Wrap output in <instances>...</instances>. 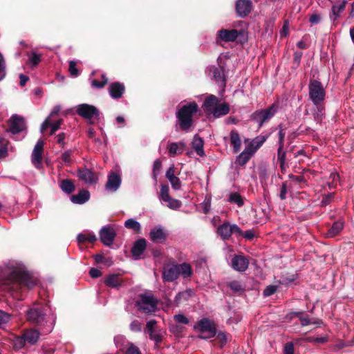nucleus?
<instances>
[{
	"mask_svg": "<svg viewBox=\"0 0 354 354\" xmlns=\"http://www.w3.org/2000/svg\"><path fill=\"white\" fill-rule=\"evenodd\" d=\"M60 109H61V108L59 106H56L53 108V109L50 112L49 116L44 121V122L42 123V124L41 126V133H44V131L49 126L50 118L58 115V113L60 111Z\"/></svg>",
	"mask_w": 354,
	"mask_h": 354,
	"instance_id": "34",
	"label": "nucleus"
},
{
	"mask_svg": "<svg viewBox=\"0 0 354 354\" xmlns=\"http://www.w3.org/2000/svg\"><path fill=\"white\" fill-rule=\"evenodd\" d=\"M49 307L47 306H37L30 309L27 313V319L32 324L46 326V332L51 331L54 325V317L53 315H48Z\"/></svg>",
	"mask_w": 354,
	"mask_h": 354,
	"instance_id": "2",
	"label": "nucleus"
},
{
	"mask_svg": "<svg viewBox=\"0 0 354 354\" xmlns=\"http://www.w3.org/2000/svg\"><path fill=\"white\" fill-rule=\"evenodd\" d=\"M198 111L195 102L183 105L176 113L177 122L181 130L187 131L193 124V117Z\"/></svg>",
	"mask_w": 354,
	"mask_h": 354,
	"instance_id": "3",
	"label": "nucleus"
},
{
	"mask_svg": "<svg viewBox=\"0 0 354 354\" xmlns=\"http://www.w3.org/2000/svg\"><path fill=\"white\" fill-rule=\"evenodd\" d=\"M26 127L24 119L19 115H13L10 119V129L12 133L22 131Z\"/></svg>",
	"mask_w": 354,
	"mask_h": 354,
	"instance_id": "17",
	"label": "nucleus"
},
{
	"mask_svg": "<svg viewBox=\"0 0 354 354\" xmlns=\"http://www.w3.org/2000/svg\"><path fill=\"white\" fill-rule=\"evenodd\" d=\"M72 151L68 150L62 154L61 159L63 162L70 164L71 162Z\"/></svg>",
	"mask_w": 354,
	"mask_h": 354,
	"instance_id": "56",
	"label": "nucleus"
},
{
	"mask_svg": "<svg viewBox=\"0 0 354 354\" xmlns=\"http://www.w3.org/2000/svg\"><path fill=\"white\" fill-rule=\"evenodd\" d=\"M138 309L143 313H151L157 309V299L151 293L141 294L136 301Z\"/></svg>",
	"mask_w": 354,
	"mask_h": 354,
	"instance_id": "5",
	"label": "nucleus"
},
{
	"mask_svg": "<svg viewBox=\"0 0 354 354\" xmlns=\"http://www.w3.org/2000/svg\"><path fill=\"white\" fill-rule=\"evenodd\" d=\"M309 97L313 104L321 106L326 95V91L322 83L317 80H311L308 85Z\"/></svg>",
	"mask_w": 354,
	"mask_h": 354,
	"instance_id": "6",
	"label": "nucleus"
},
{
	"mask_svg": "<svg viewBox=\"0 0 354 354\" xmlns=\"http://www.w3.org/2000/svg\"><path fill=\"white\" fill-rule=\"evenodd\" d=\"M179 277L178 264L165 268L163 271L162 278L165 281L171 282Z\"/></svg>",
	"mask_w": 354,
	"mask_h": 354,
	"instance_id": "20",
	"label": "nucleus"
},
{
	"mask_svg": "<svg viewBox=\"0 0 354 354\" xmlns=\"http://www.w3.org/2000/svg\"><path fill=\"white\" fill-rule=\"evenodd\" d=\"M124 354H141L138 346L131 342H127L124 346Z\"/></svg>",
	"mask_w": 354,
	"mask_h": 354,
	"instance_id": "38",
	"label": "nucleus"
},
{
	"mask_svg": "<svg viewBox=\"0 0 354 354\" xmlns=\"http://www.w3.org/2000/svg\"><path fill=\"white\" fill-rule=\"evenodd\" d=\"M102 81L100 82L97 80H93L91 81V85L93 87L97 88H103L108 82V79L104 75H102Z\"/></svg>",
	"mask_w": 354,
	"mask_h": 354,
	"instance_id": "47",
	"label": "nucleus"
},
{
	"mask_svg": "<svg viewBox=\"0 0 354 354\" xmlns=\"http://www.w3.org/2000/svg\"><path fill=\"white\" fill-rule=\"evenodd\" d=\"M166 177L170 182L173 189L178 190L181 187L180 179L175 176V167L171 165L166 172Z\"/></svg>",
	"mask_w": 354,
	"mask_h": 354,
	"instance_id": "23",
	"label": "nucleus"
},
{
	"mask_svg": "<svg viewBox=\"0 0 354 354\" xmlns=\"http://www.w3.org/2000/svg\"><path fill=\"white\" fill-rule=\"evenodd\" d=\"M169 187L166 185H162L160 186V190L158 194L159 198L162 201H168L171 197L169 193Z\"/></svg>",
	"mask_w": 354,
	"mask_h": 354,
	"instance_id": "39",
	"label": "nucleus"
},
{
	"mask_svg": "<svg viewBox=\"0 0 354 354\" xmlns=\"http://www.w3.org/2000/svg\"><path fill=\"white\" fill-rule=\"evenodd\" d=\"M230 142L233 145L234 152L238 153L241 149V142L239 134L236 131H232L230 133Z\"/></svg>",
	"mask_w": 354,
	"mask_h": 354,
	"instance_id": "30",
	"label": "nucleus"
},
{
	"mask_svg": "<svg viewBox=\"0 0 354 354\" xmlns=\"http://www.w3.org/2000/svg\"><path fill=\"white\" fill-rule=\"evenodd\" d=\"M217 233L223 240L229 239L232 233L241 234V230L235 224L231 225L229 223H224L217 229Z\"/></svg>",
	"mask_w": 354,
	"mask_h": 354,
	"instance_id": "9",
	"label": "nucleus"
},
{
	"mask_svg": "<svg viewBox=\"0 0 354 354\" xmlns=\"http://www.w3.org/2000/svg\"><path fill=\"white\" fill-rule=\"evenodd\" d=\"M77 176L86 184H93L97 180V175L87 168H80L77 171Z\"/></svg>",
	"mask_w": 354,
	"mask_h": 354,
	"instance_id": "14",
	"label": "nucleus"
},
{
	"mask_svg": "<svg viewBox=\"0 0 354 354\" xmlns=\"http://www.w3.org/2000/svg\"><path fill=\"white\" fill-rule=\"evenodd\" d=\"M164 202L166 203V205L171 209H177L182 206L181 201L172 198L171 197H170L168 201Z\"/></svg>",
	"mask_w": 354,
	"mask_h": 354,
	"instance_id": "43",
	"label": "nucleus"
},
{
	"mask_svg": "<svg viewBox=\"0 0 354 354\" xmlns=\"http://www.w3.org/2000/svg\"><path fill=\"white\" fill-rule=\"evenodd\" d=\"M62 122H63V120L62 119H60V120H58L57 121H56L55 123H53V124L50 123L49 126H50V127H51L50 134V135L54 134L55 133V131L59 129Z\"/></svg>",
	"mask_w": 354,
	"mask_h": 354,
	"instance_id": "57",
	"label": "nucleus"
},
{
	"mask_svg": "<svg viewBox=\"0 0 354 354\" xmlns=\"http://www.w3.org/2000/svg\"><path fill=\"white\" fill-rule=\"evenodd\" d=\"M142 324L138 320H133L130 324V329L133 332H140L142 330Z\"/></svg>",
	"mask_w": 354,
	"mask_h": 354,
	"instance_id": "52",
	"label": "nucleus"
},
{
	"mask_svg": "<svg viewBox=\"0 0 354 354\" xmlns=\"http://www.w3.org/2000/svg\"><path fill=\"white\" fill-rule=\"evenodd\" d=\"M217 339L222 346L225 345L227 342V337L225 333L219 332L217 335Z\"/></svg>",
	"mask_w": 354,
	"mask_h": 354,
	"instance_id": "62",
	"label": "nucleus"
},
{
	"mask_svg": "<svg viewBox=\"0 0 354 354\" xmlns=\"http://www.w3.org/2000/svg\"><path fill=\"white\" fill-rule=\"evenodd\" d=\"M77 241L79 243H84V242H89V243H93L96 241V236L92 232H84L82 234H80L77 236Z\"/></svg>",
	"mask_w": 354,
	"mask_h": 354,
	"instance_id": "35",
	"label": "nucleus"
},
{
	"mask_svg": "<svg viewBox=\"0 0 354 354\" xmlns=\"http://www.w3.org/2000/svg\"><path fill=\"white\" fill-rule=\"evenodd\" d=\"M147 246L146 241L144 239L138 240L133 245L131 252L135 259H138L143 253Z\"/></svg>",
	"mask_w": 354,
	"mask_h": 354,
	"instance_id": "24",
	"label": "nucleus"
},
{
	"mask_svg": "<svg viewBox=\"0 0 354 354\" xmlns=\"http://www.w3.org/2000/svg\"><path fill=\"white\" fill-rule=\"evenodd\" d=\"M106 285L111 288H117L122 283V280L118 274L109 275L104 281Z\"/></svg>",
	"mask_w": 354,
	"mask_h": 354,
	"instance_id": "31",
	"label": "nucleus"
},
{
	"mask_svg": "<svg viewBox=\"0 0 354 354\" xmlns=\"http://www.w3.org/2000/svg\"><path fill=\"white\" fill-rule=\"evenodd\" d=\"M178 270L179 276L181 275L183 278H188L192 274V269L188 263L178 264Z\"/></svg>",
	"mask_w": 354,
	"mask_h": 354,
	"instance_id": "33",
	"label": "nucleus"
},
{
	"mask_svg": "<svg viewBox=\"0 0 354 354\" xmlns=\"http://www.w3.org/2000/svg\"><path fill=\"white\" fill-rule=\"evenodd\" d=\"M321 20V16L319 14H313L310 18L309 21L312 25L317 24L320 22Z\"/></svg>",
	"mask_w": 354,
	"mask_h": 354,
	"instance_id": "63",
	"label": "nucleus"
},
{
	"mask_svg": "<svg viewBox=\"0 0 354 354\" xmlns=\"http://www.w3.org/2000/svg\"><path fill=\"white\" fill-rule=\"evenodd\" d=\"M194 330L199 333L198 338L209 339L216 335V324L213 321L207 318H203L199 320L194 326Z\"/></svg>",
	"mask_w": 354,
	"mask_h": 354,
	"instance_id": "4",
	"label": "nucleus"
},
{
	"mask_svg": "<svg viewBox=\"0 0 354 354\" xmlns=\"http://www.w3.org/2000/svg\"><path fill=\"white\" fill-rule=\"evenodd\" d=\"M228 201L236 204L239 207L243 205V201L241 195L236 192L231 193Z\"/></svg>",
	"mask_w": 354,
	"mask_h": 354,
	"instance_id": "40",
	"label": "nucleus"
},
{
	"mask_svg": "<svg viewBox=\"0 0 354 354\" xmlns=\"http://www.w3.org/2000/svg\"><path fill=\"white\" fill-rule=\"evenodd\" d=\"M7 153V141L0 137V157H3Z\"/></svg>",
	"mask_w": 354,
	"mask_h": 354,
	"instance_id": "53",
	"label": "nucleus"
},
{
	"mask_svg": "<svg viewBox=\"0 0 354 354\" xmlns=\"http://www.w3.org/2000/svg\"><path fill=\"white\" fill-rule=\"evenodd\" d=\"M277 290V287L275 286H268L263 291V295L265 297H268L273 295Z\"/></svg>",
	"mask_w": 354,
	"mask_h": 354,
	"instance_id": "60",
	"label": "nucleus"
},
{
	"mask_svg": "<svg viewBox=\"0 0 354 354\" xmlns=\"http://www.w3.org/2000/svg\"><path fill=\"white\" fill-rule=\"evenodd\" d=\"M229 287L236 292H242L244 291V288L239 281H233L229 283Z\"/></svg>",
	"mask_w": 354,
	"mask_h": 354,
	"instance_id": "48",
	"label": "nucleus"
},
{
	"mask_svg": "<svg viewBox=\"0 0 354 354\" xmlns=\"http://www.w3.org/2000/svg\"><path fill=\"white\" fill-rule=\"evenodd\" d=\"M294 345L290 342L284 346L283 354H294Z\"/></svg>",
	"mask_w": 354,
	"mask_h": 354,
	"instance_id": "61",
	"label": "nucleus"
},
{
	"mask_svg": "<svg viewBox=\"0 0 354 354\" xmlns=\"http://www.w3.org/2000/svg\"><path fill=\"white\" fill-rule=\"evenodd\" d=\"M218 103V97L214 95H210L205 98L203 108L207 113L212 114Z\"/></svg>",
	"mask_w": 354,
	"mask_h": 354,
	"instance_id": "22",
	"label": "nucleus"
},
{
	"mask_svg": "<svg viewBox=\"0 0 354 354\" xmlns=\"http://www.w3.org/2000/svg\"><path fill=\"white\" fill-rule=\"evenodd\" d=\"M307 342L316 343V344H324L328 342V337L324 336L320 337H308L305 339Z\"/></svg>",
	"mask_w": 354,
	"mask_h": 354,
	"instance_id": "45",
	"label": "nucleus"
},
{
	"mask_svg": "<svg viewBox=\"0 0 354 354\" xmlns=\"http://www.w3.org/2000/svg\"><path fill=\"white\" fill-rule=\"evenodd\" d=\"M89 198V192L86 190L80 191L77 194L71 196V201L74 203L82 204Z\"/></svg>",
	"mask_w": 354,
	"mask_h": 354,
	"instance_id": "29",
	"label": "nucleus"
},
{
	"mask_svg": "<svg viewBox=\"0 0 354 354\" xmlns=\"http://www.w3.org/2000/svg\"><path fill=\"white\" fill-rule=\"evenodd\" d=\"M203 140L201 137L198 136H195L194 137L192 141V147L194 149L196 153L200 156H203L205 154V151L203 150Z\"/></svg>",
	"mask_w": 354,
	"mask_h": 354,
	"instance_id": "28",
	"label": "nucleus"
},
{
	"mask_svg": "<svg viewBox=\"0 0 354 354\" xmlns=\"http://www.w3.org/2000/svg\"><path fill=\"white\" fill-rule=\"evenodd\" d=\"M38 280L30 276L27 272L20 268H15L4 281V284L10 286L9 289L17 291L18 288L26 286L28 289L32 288L37 284Z\"/></svg>",
	"mask_w": 354,
	"mask_h": 354,
	"instance_id": "1",
	"label": "nucleus"
},
{
	"mask_svg": "<svg viewBox=\"0 0 354 354\" xmlns=\"http://www.w3.org/2000/svg\"><path fill=\"white\" fill-rule=\"evenodd\" d=\"M25 340L30 344H35L39 337V333L35 329H29L24 331L23 333Z\"/></svg>",
	"mask_w": 354,
	"mask_h": 354,
	"instance_id": "25",
	"label": "nucleus"
},
{
	"mask_svg": "<svg viewBox=\"0 0 354 354\" xmlns=\"http://www.w3.org/2000/svg\"><path fill=\"white\" fill-rule=\"evenodd\" d=\"M346 1H344L339 5H335L332 8L333 14L335 16V19L339 16V14L343 11L346 7Z\"/></svg>",
	"mask_w": 354,
	"mask_h": 354,
	"instance_id": "46",
	"label": "nucleus"
},
{
	"mask_svg": "<svg viewBox=\"0 0 354 354\" xmlns=\"http://www.w3.org/2000/svg\"><path fill=\"white\" fill-rule=\"evenodd\" d=\"M278 106L276 104H272L266 109L257 111L252 115V118L259 123V127H261L263 123L269 120L277 112Z\"/></svg>",
	"mask_w": 354,
	"mask_h": 354,
	"instance_id": "8",
	"label": "nucleus"
},
{
	"mask_svg": "<svg viewBox=\"0 0 354 354\" xmlns=\"http://www.w3.org/2000/svg\"><path fill=\"white\" fill-rule=\"evenodd\" d=\"M29 61L33 66H37L41 61V56L35 53H32L29 58Z\"/></svg>",
	"mask_w": 354,
	"mask_h": 354,
	"instance_id": "58",
	"label": "nucleus"
},
{
	"mask_svg": "<svg viewBox=\"0 0 354 354\" xmlns=\"http://www.w3.org/2000/svg\"><path fill=\"white\" fill-rule=\"evenodd\" d=\"M146 332L149 334V338L156 344L162 341L165 331L157 326L156 320L151 319L147 322Z\"/></svg>",
	"mask_w": 354,
	"mask_h": 354,
	"instance_id": "7",
	"label": "nucleus"
},
{
	"mask_svg": "<svg viewBox=\"0 0 354 354\" xmlns=\"http://www.w3.org/2000/svg\"><path fill=\"white\" fill-rule=\"evenodd\" d=\"M9 320L10 315L2 310H0V326L8 322Z\"/></svg>",
	"mask_w": 354,
	"mask_h": 354,
	"instance_id": "59",
	"label": "nucleus"
},
{
	"mask_svg": "<svg viewBox=\"0 0 354 354\" xmlns=\"http://www.w3.org/2000/svg\"><path fill=\"white\" fill-rule=\"evenodd\" d=\"M60 187L66 193L70 194L75 189L73 183L70 180H63L61 182Z\"/></svg>",
	"mask_w": 354,
	"mask_h": 354,
	"instance_id": "37",
	"label": "nucleus"
},
{
	"mask_svg": "<svg viewBox=\"0 0 354 354\" xmlns=\"http://www.w3.org/2000/svg\"><path fill=\"white\" fill-rule=\"evenodd\" d=\"M239 32L237 30H226L222 29L218 32V38L226 42H231L235 41L239 37Z\"/></svg>",
	"mask_w": 354,
	"mask_h": 354,
	"instance_id": "19",
	"label": "nucleus"
},
{
	"mask_svg": "<svg viewBox=\"0 0 354 354\" xmlns=\"http://www.w3.org/2000/svg\"><path fill=\"white\" fill-rule=\"evenodd\" d=\"M343 227L344 223L342 221L335 222L326 232V236L334 237L337 236L342 230Z\"/></svg>",
	"mask_w": 354,
	"mask_h": 354,
	"instance_id": "32",
	"label": "nucleus"
},
{
	"mask_svg": "<svg viewBox=\"0 0 354 354\" xmlns=\"http://www.w3.org/2000/svg\"><path fill=\"white\" fill-rule=\"evenodd\" d=\"M149 236L155 243H163L167 239V233L162 226L158 225L151 230Z\"/></svg>",
	"mask_w": 354,
	"mask_h": 354,
	"instance_id": "13",
	"label": "nucleus"
},
{
	"mask_svg": "<svg viewBox=\"0 0 354 354\" xmlns=\"http://www.w3.org/2000/svg\"><path fill=\"white\" fill-rule=\"evenodd\" d=\"M26 342L25 340L24 335L21 337H17L14 340V346L17 348H21L24 346Z\"/></svg>",
	"mask_w": 354,
	"mask_h": 354,
	"instance_id": "54",
	"label": "nucleus"
},
{
	"mask_svg": "<svg viewBox=\"0 0 354 354\" xmlns=\"http://www.w3.org/2000/svg\"><path fill=\"white\" fill-rule=\"evenodd\" d=\"M124 226L128 229H132L136 232L140 230V224L133 218L127 220L124 223Z\"/></svg>",
	"mask_w": 354,
	"mask_h": 354,
	"instance_id": "42",
	"label": "nucleus"
},
{
	"mask_svg": "<svg viewBox=\"0 0 354 354\" xmlns=\"http://www.w3.org/2000/svg\"><path fill=\"white\" fill-rule=\"evenodd\" d=\"M249 265L248 259L241 255H236L232 259V267L239 272H243L247 270Z\"/></svg>",
	"mask_w": 354,
	"mask_h": 354,
	"instance_id": "15",
	"label": "nucleus"
},
{
	"mask_svg": "<svg viewBox=\"0 0 354 354\" xmlns=\"http://www.w3.org/2000/svg\"><path fill=\"white\" fill-rule=\"evenodd\" d=\"M43 146V141L39 140L32 153V162L38 169L41 167Z\"/></svg>",
	"mask_w": 354,
	"mask_h": 354,
	"instance_id": "12",
	"label": "nucleus"
},
{
	"mask_svg": "<svg viewBox=\"0 0 354 354\" xmlns=\"http://www.w3.org/2000/svg\"><path fill=\"white\" fill-rule=\"evenodd\" d=\"M121 184L120 176L115 172H111L108 176L105 187L107 191L115 192Z\"/></svg>",
	"mask_w": 354,
	"mask_h": 354,
	"instance_id": "16",
	"label": "nucleus"
},
{
	"mask_svg": "<svg viewBox=\"0 0 354 354\" xmlns=\"http://www.w3.org/2000/svg\"><path fill=\"white\" fill-rule=\"evenodd\" d=\"M6 76L5 61L3 55L0 53V81Z\"/></svg>",
	"mask_w": 354,
	"mask_h": 354,
	"instance_id": "55",
	"label": "nucleus"
},
{
	"mask_svg": "<svg viewBox=\"0 0 354 354\" xmlns=\"http://www.w3.org/2000/svg\"><path fill=\"white\" fill-rule=\"evenodd\" d=\"M230 112V106L227 103H218L212 115L215 118H219L227 115Z\"/></svg>",
	"mask_w": 354,
	"mask_h": 354,
	"instance_id": "26",
	"label": "nucleus"
},
{
	"mask_svg": "<svg viewBox=\"0 0 354 354\" xmlns=\"http://www.w3.org/2000/svg\"><path fill=\"white\" fill-rule=\"evenodd\" d=\"M162 168V162L160 160H156L153 166V177L156 180L158 172Z\"/></svg>",
	"mask_w": 354,
	"mask_h": 354,
	"instance_id": "49",
	"label": "nucleus"
},
{
	"mask_svg": "<svg viewBox=\"0 0 354 354\" xmlns=\"http://www.w3.org/2000/svg\"><path fill=\"white\" fill-rule=\"evenodd\" d=\"M77 113L86 119H92L99 115L97 109L93 105L82 104L77 107Z\"/></svg>",
	"mask_w": 354,
	"mask_h": 354,
	"instance_id": "10",
	"label": "nucleus"
},
{
	"mask_svg": "<svg viewBox=\"0 0 354 354\" xmlns=\"http://www.w3.org/2000/svg\"><path fill=\"white\" fill-rule=\"evenodd\" d=\"M174 319L177 322L181 324H187L189 322L188 319L184 315L182 314L175 315Z\"/></svg>",
	"mask_w": 354,
	"mask_h": 354,
	"instance_id": "64",
	"label": "nucleus"
},
{
	"mask_svg": "<svg viewBox=\"0 0 354 354\" xmlns=\"http://www.w3.org/2000/svg\"><path fill=\"white\" fill-rule=\"evenodd\" d=\"M185 144L183 142H171L168 146L169 153L171 156L181 154L184 151Z\"/></svg>",
	"mask_w": 354,
	"mask_h": 354,
	"instance_id": "27",
	"label": "nucleus"
},
{
	"mask_svg": "<svg viewBox=\"0 0 354 354\" xmlns=\"http://www.w3.org/2000/svg\"><path fill=\"white\" fill-rule=\"evenodd\" d=\"M252 156L248 154L246 152L243 151L239 154V156L236 158V163L241 166H243L246 164V162L250 160Z\"/></svg>",
	"mask_w": 354,
	"mask_h": 354,
	"instance_id": "44",
	"label": "nucleus"
},
{
	"mask_svg": "<svg viewBox=\"0 0 354 354\" xmlns=\"http://www.w3.org/2000/svg\"><path fill=\"white\" fill-rule=\"evenodd\" d=\"M213 77L217 82L223 83L225 81L224 73L222 68H214L212 70Z\"/></svg>",
	"mask_w": 354,
	"mask_h": 354,
	"instance_id": "41",
	"label": "nucleus"
},
{
	"mask_svg": "<svg viewBox=\"0 0 354 354\" xmlns=\"http://www.w3.org/2000/svg\"><path fill=\"white\" fill-rule=\"evenodd\" d=\"M266 140V137L259 136L253 139L251 143L254 145L256 150H257L265 142Z\"/></svg>",
	"mask_w": 354,
	"mask_h": 354,
	"instance_id": "50",
	"label": "nucleus"
},
{
	"mask_svg": "<svg viewBox=\"0 0 354 354\" xmlns=\"http://www.w3.org/2000/svg\"><path fill=\"white\" fill-rule=\"evenodd\" d=\"M294 315L299 318L301 324L303 326H308L310 324H317L319 326L322 324V320H317V321L313 322H310V320L307 317H303L302 313L300 312L294 313Z\"/></svg>",
	"mask_w": 354,
	"mask_h": 354,
	"instance_id": "36",
	"label": "nucleus"
},
{
	"mask_svg": "<svg viewBox=\"0 0 354 354\" xmlns=\"http://www.w3.org/2000/svg\"><path fill=\"white\" fill-rule=\"evenodd\" d=\"M115 236V230L110 225L103 227L100 231V240L105 245L107 246L112 245Z\"/></svg>",
	"mask_w": 354,
	"mask_h": 354,
	"instance_id": "11",
	"label": "nucleus"
},
{
	"mask_svg": "<svg viewBox=\"0 0 354 354\" xmlns=\"http://www.w3.org/2000/svg\"><path fill=\"white\" fill-rule=\"evenodd\" d=\"M252 9L250 0H238L236 4V10L239 16L243 17L248 15Z\"/></svg>",
	"mask_w": 354,
	"mask_h": 354,
	"instance_id": "18",
	"label": "nucleus"
},
{
	"mask_svg": "<svg viewBox=\"0 0 354 354\" xmlns=\"http://www.w3.org/2000/svg\"><path fill=\"white\" fill-rule=\"evenodd\" d=\"M125 90L123 84L120 82H113L109 85V93L112 98L118 99L122 97Z\"/></svg>",
	"mask_w": 354,
	"mask_h": 354,
	"instance_id": "21",
	"label": "nucleus"
},
{
	"mask_svg": "<svg viewBox=\"0 0 354 354\" xmlns=\"http://www.w3.org/2000/svg\"><path fill=\"white\" fill-rule=\"evenodd\" d=\"M76 65L77 64L75 61H71L69 62L68 71L71 75L73 77H77L80 74L79 71L76 67Z\"/></svg>",
	"mask_w": 354,
	"mask_h": 354,
	"instance_id": "51",
	"label": "nucleus"
}]
</instances>
